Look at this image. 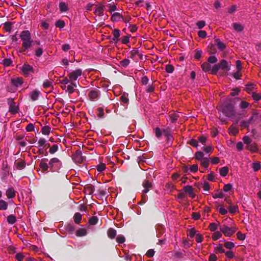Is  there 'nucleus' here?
Returning a JSON list of instances; mask_svg holds the SVG:
<instances>
[{"label":"nucleus","instance_id":"f257e3e1","mask_svg":"<svg viewBox=\"0 0 261 261\" xmlns=\"http://www.w3.org/2000/svg\"><path fill=\"white\" fill-rule=\"evenodd\" d=\"M221 111L227 117H231L235 115L234 106L232 103H227L223 106Z\"/></svg>","mask_w":261,"mask_h":261},{"label":"nucleus","instance_id":"f03ea898","mask_svg":"<svg viewBox=\"0 0 261 261\" xmlns=\"http://www.w3.org/2000/svg\"><path fill=\"white\" fill-rule=\"evenodd\" d=\"M8 103L9 106V112L12 115H15L19 111V106L14 101V98H9L8 99Z\"/></svg>","mask_w":261,"mask_h":261},{"label":"nucleus","instance_id":"7ed1b4c3","mask_svg":"<svg viewBox=\"0 0 261 261\" xmlns=\"http://www.w3.org/2000/svg\"><path fill=\"white\" fill-rule=\"evenodd\" d=\"M220 231L226 237H230L232 236L237 231L236 227H229L226 225H223L220 227Z\"/></svg>","mask_w":261,"mask_h":261},{"label":"nucleus","instance_id":"20e7f679","mask_svg":"<svg viewBox=\"0 0 261 261\" xmlns=\"http://www.w3.org/2000/svg\"><path fill=\"white\" fill-rule=\"evenodd\" d=\"M49 166L51 172L55 171L58 168H60L62 163L61 161L57 158H53L49 161Z\"/></svg>","mask_w":261,"mask_h":261},{"label":"nucleus","instance_id":"39448f33","mask_svg":"<svg viewBox=\"0 0 261 261\" xmlns=\"http://www.w3.org/2000/svg\"><path fill=\"white\" fill-rule=\"evenodd\" d=\"M72 159L76 163H82L83 162L84 157L82 156L81 151L80 150H76L72 155Z\"/></svg>","mask_w":261,"mask_h":261},{"label":"nucleus","instance_id":"423d86ee","mask_svg":"<svg viewBox=\"0 0 261 261\" xmlns=\"http://www.w3.org/2000/svg\"><path fill=\"white\" fill-rule=\"evenodd\" d=\"M82 70L80 69H78L68 74V77L70 79V80L75 81L77 80L78 77L82 75Z\"/></svg>","mask_w":261,"mask_h":261},{"label":"nucleus","instance_id":"0eeeda50","mask_svg":"<svg viewBox=\"0 0 261 261\" xmlns=\"http://www.w3.org/2000/svg\"><path fill=\"white\" fill-rule=\"evenodd\" d=\"M21 70L22 71L23 75L27 76L29 74L30 72L33 73L34 72V70L33 67L27 63H25L23 65Z\"/></svg>","mask_w":261,"mask_h":261},{"label":"nucleus","instance_id":"6e6552de","mask_svg":"<svg viewBox=\"0 0 261 261\" xmlns=\"http://www.w3.org/2000/svg\"><path fill=\"white\" fill-rule=\"evenodd\" d=\"M47 161V159L44 158L41 160L40 163L39 167L43 172H48V170L49 168V164L46 163Z\"/></svg>","mask_w":261,"mask_h":261},{"label":"nucleus","instance_id":"1a4fd4ad","mask_svg":"<svg viewBox=\"0 0 261 261\" xmlns=\"http://www.w3.org/2000/svg\"><path fill=\"white\" fill-rule=\"evenodd\" d=\"M20 37L23 42L32 40L31 36L29 31H23L21 33Z\"/></svg>","mask_w":261,"mask_h":261},{"label":"nucleus","instance_id":"9d476101","mask_svg":"<svg viewBox=\"0 0 261 261\" xmlns=\"http://www.w3.org/2000/svg\"><path fill=\"white\" fill-rule=\"evenodd\" d=\"M99 93V91L97 90H91L88 94L89 98L91 100H94L98 98Z\"/></svg>","mask_w":261,"mask_h":261},{"label":"nucleus","instance_id":"9b49d317","mask_svg":"<svg viewBox=\"0 0 261 261\" xmlns=\"http://www.w3.org/2000/svg\"><path fill=\"white\" fill-rule=\"evenodd\" d=\"M15 166L17 169L21 170L25 167V162L24 160L19 159L16 160L14 163Z\"/></svg>","mask_w":261,"mask_h":261},{"label":"nucleus","instance_id":"f8f14e48","mask_svg":"<svg viewBox=\"0 0 261 261\" xmlns=\"http://www.w3.org/2000/svg\"><path fill=\"white\" fill-rule=\"evenodd\" d=\"M184 190L185 192L187 193L190 197L194 198L195 197L196 195L194 193V189L191 186H186L184 187Z\"/></svg>","mask_w":261,"mask_h":261},{"label":"nucleus","instance_id":"ddd939ff","mask_svg":"<svg viewBox=\"0 0 261 261\" xmlns=\"http://www.w3.org/2000/svg\"><path fill=\"white\" fill-rule=\"evenodd\" d=\"M143 186L145 189L143 190L142 192L144 194H146L149 191V189H151L152 188L153 185L151 182L148 180H145L143 183Z\"/></svg>","mask_w":261,"mask_h":261},{"label":"nucleus","instance_id":"4468645a","mask_svg":"<svg viewBox=\"0 0 261 261\" xmlns=\"http://www.w3.org/2000/svg\"><path fill=\"white\" fill-rule=\"evenodd\" d=\"M218 64L222 70L229 71L230 69L228 63L225 60H222Z\"/></svg>","mask_w":261,"mask_h":261},{"label":"nucleus","instance_id":"2eb2a0df","mask_svg":"<svg viewBox=\"0 0 261 261\" xmlns=\"http://www.w3.org/2000/svg\"><path fill=\"white\" fill-rule=\"evenodd\" d=\"M214 41L215 44L217 46L218 49L220 50L223 51L226 48V45L223 42H222L219 39L215 38Z\"/></svg>","mask_w":261,"mask_h":261},{"label":"nucleus","instance_id":"dca6fc26","mask_svg":"<svg viewBox=\"0 0 261 261\" xmlns=\"http://www.w3.org/2000/svg\"><path fill=\"white\" fill-rule=\"evenodd\" d=\"M95 190L94 187L92 185H87L84 187V193L87 195H92Z\"/></svg>","mask_w":261,"mask_h":261},{"label":"nucleus","instance_id":"f3484780","mask_svg":"<svg viewBox=\"0 0 261 261\" xmlns=\"http://www.w3.org/2000/svg\"><path fill=\"white\" fill-rule=\"evenodd\" d=\"M32 40L27 42H23L22 47L20 49V51L21 53L24 52L27 49H29L32 46Z\"/></svg>","mask_w":261,"mask_h":261},{"label":"nucleus","instance_id":"a211bd4d","mask_svg":"<svg viewBox=\"0 0 261 261\" xmlns=\"http://www.w3.org/2000/svg\"><path fill=\"white\" fill-rule=\"evenodd\" d=\"M113 34L114 37L113 38V40L115 43H117L119 41V37H120V31L118 29H115L113 30Z\"/></svg>","mask_w":261,"mask_h":261},{"label":"nucleus","instance_id":"6ab92c4d","mask_svg":"<svg viewBox=\"0 0 261 261\" xmlns=\"http://www.w3.org/2000/svg\"><path fill=\"white\" fill-rule=\"evenodd\" d=\"M15 195L16 192L13 188H9L6 191V196L8 198H13L15 197Z\"/></svg>","mask_w":261,"mask_h":261},{"label":"nucleus","instance_id":"aec40b11","mask_svg":"<svg viewBox=\"0 0 261 261\" xmlns=\"http://www.w3.org/2000/svg\"><path fill=\"white\" fill-rule=\"evenodd\" d=\"M39 95L40 92L36 90L33 91L30 94L31 98L33 101L37 100L38 99Z\"/></svg>","mask_w":261,"mask_h":261},{"label":"nucleus","instance_id":"412c9836","mask_svg":"<svg viewBox=\"0 0 261 261\" xmlns=\"http://www.w3.org/2000/svg\"><path fill=\"white\" fill-rule=\"evenodd\" d=\"M207 51L210 55L215 54L217 53V49L214 44H210L207 46Z\"/></svg>","mask_w":261,"mask_h":261},{"label":"nucleus","instance_id":"4be33fe9","mask_svg":"<svg viewBox=\"0 0 261 261\" xmlns=\"http://www.w3.org/2000/svg\"><path fill=\"white\" fill-rule=\"evenodd\" d=\"M108 236L111 239H113L116 236V230L114 228H110L107 231Z\"/></svg>","mask_w":261,"mask_h":261},{"label":"nucleus","instance_id":"5701e85b","mask_svg":"<svg viewBox=\"0 0 261 261\" xmlns=\"http://www.w3.org/2000/svg\"><path fill=\"white\" fill-rule=\"evenodd\" d=\"M103 11H104V6L102 5H100L98 6L95 12V14L98 15L99 16H102L103 15Z\"/></svg>","mask_w":261,"mask_h":261},{"label":"nucleus","instance_id":"b1692460","mask_svg":"<svg viewBox=\"0 0 261 261\" xmlns=\"http://www.w3.org/2000/svg\"><path fill=\"white\" fill-rule=\"evenodd\" d=\"M163 134L167 138V141H169L172 138V136L171 134V130L169 128L163 129Z\"/></svg>","mask_w":261,"mask_h":261},{"label":"nucleus","instance_id":"393cba45","mask_svg":"<svg viewBox=\"0 0 261 261\" xmlns=\"http://www.w3.org/2000/svg\"><path fill=\"white\" fill-rule=\"evenodd\" d=\"M136 55H138L139 57V58L140 59H142V55L140 54H139V50L137 48H134L132 50L130 51V57L132 59H133L135 57Z\"/></svg>","mask_w":261,"mask_h":261},{"label":"nucleus","instance_id":"a878e982","mask_svg":"<svg viewBox=\"0 0 261 261\" xmlns=\"http://www.w3.org/2000/svg\"><path fill=\"white\" fill-rule=\"evenodd\" d=\"M246 148L252 152H255L257 150V147L256 143H253L249 144V145H247Z\"/></svg>","mask_w":261,"mask_h":261},{"label":"nucleus","instance_id":"bb28decb","mask_svg":"<svg viewBox=\"0 0 261 261\" xmlns=\"http://www.w3.org/2000/svg\"><path fill=\"white\" fill-rule=\"evenodd\" d=\"M122 18V16L119 13H114L112 14L111 20L113 21H117Z\"/></svg>","mask_w":261,"mask_h":261},{"label":"nucleus","instance_id":"cd10ccee","mask_svg":"<svg viewBox=\"0 0 261 261\" xmlns=\"http://www.w3.org/2000/svg\"><path fill=\"white\" fill-rule=\"evenodd\" d=\"M73 219L75 223L80 224L82 220V215L80 213H76L73 216Z\"/></svg>","mask_w":261,"mask_h":261},{"label":"nucleus","instance_id":"c85d7f7f","mask_svg":"<svg viewBox=\"0 0 261 261\" xmlns=\"http://www.w3.org/2000/svg\"><path fill=\"white\" fill-rule=\"evenodd\" d=\"M7 222L10 224H13L16 222V217L14 215H10L7 217Z\"/></svg>","mask_w":261,"mask_h":261},{"label":"nucleus","instance_id":"c756f323","mask_svg":"<svg viewBox=\"0 0 261 261\" xmlns=\"http://www.w3.org/2000/svg\"><path fill=\"white\" fill-rule=\"evenodd\" d=\"M169 117L171 120V121L172 123H174L177 120L178 118L179 117V116L177 114L174 112H172L169 114Z\"/></svg>","mask_w":261,"mask_h":261},{"label":"nucleus","instance_id":"7c9ffc66","mask_svg":"<svg viewBox=\"0 0 261 261\" xmlns=\"http://www.w3.org/2000/svg\"><path fill=\"white\" fill-rule=\"evenodd\" d=\"M255 85L253 83H249L246 85V87L245 89V90L248 93H250L253 91L254 89V87Z\"/></svg>","mask_w":261,"mask_h":261},{"label":"nucleus","instance_id":"2f4dec72","mask_svg":"<svg viewBox=\"0 0 261 261\" xmlns=\"http://www.w3.org/2000/svg\"><path fill=\"white\" fill-rule=\"evenodd\" d=\"M4 30L8 32H11L12 30V22H6L4 23Z\"/></svg>","mask_w":261,"mask_h":261},{"label":"nucleus","instance_id":"473e14b6","mask_svg":"<svg viewBox=\"0 0 261 261\" xmlns=\"http://www.w3.org/2000/svg\"><path fill=\"white\" fill-rule=\"evenodd\" d=\"M202 70L205 71H209L211 69V65L208 62H204L201 65Z\"/></svg>","mask_w":261,"mask_h":261},{"label":"nucleus","instance_id":"72a5a7b5","mask_svg":"<svg viewBox=\"0 0 261 261\" xmlns=\"http://www.w3.org/2000/svg\"><path fill=\"white\" fill-rule=\"evenodd\" d=\"M87 233V230L85 228L79 229L76 231V235L78 237L84 236Z\"/></svg>","mask_w":261,"mask_h":261},{"label":"nucleus","instance_id":"f704fd0d","mask_svg":"<svg viewBox=\"0 0 261 261\" xmlns=\"http://www.w3.org/2000/svg\"><path fill=\"white\" fill-rule=\"evenodd\" d=\"M214 251L216 253H222L225 252V250L222 244H219L218 246L216 247Z\"/></svg>","mask_w":261,"mask_h":261},{"label":"nucleus","instance_id":"c9c22d12","mask_svg":"<svg viewBox=\"0 0 261 261\" xmlns=\"http://www.w3.org/2000/svg\"><path fill=\"white\" fill-rule=\"evenodd\" d=\"M228 173V168L224 167L220 169V174L222 176H225Z\"/></svg>","mask_w":261,"mask_h":261},{"label":"nucleus","instance_id":"e433bc0d","mask_svg":"<svg viewBox=\"0 0 261 261\" xmlns=\"http://www.w3.org/2000/svg\"><path fill=\"white\" fill-rule=\"evenodd\" d=\"M59 7L61 12H66L68 10L67 5L64 2H61L59 4Z\"/></svg>","mask_w":261,"mask_h":261},{"label":"nucleus","instance_id":"4c0bfd02","mask_svg":"<svg viewBox=\"0 0 261 261\" xmlns=\"http://www.w3.org/2000/svg\"><path fill=\"white\" fill-rule=\"evenodd\" d=\"M233 28L238 32L243 31L244 27L240 24L234 23L232 24Z\"/></svg>","mask_w":261,"mask_h":261},{"label":"nucleus","instance_id":"58836bf2","mask_svg":"<svg viewBox=\"0 0 261 261\" xmlns=\"http://www.w3.org/2000/svg\"><path fill=\"white\" fill-rule=\"evenodd\" d=\"M50 129L49 126L46 125L42 127L41 132L43 135H49L50 132Z\"/></svg>","mask_w":261,"mask_h":261},{"label":"nucleus","instance_id":"ea45409f","mask_svg":"<svg viewBox=\"0 0 261 261\" xmlns=\"http://www.w3.org/2000/svg\"><path fill=\"white\" fill-rule=\"evenodd\" d=\"M222 237L221 232L220 231H216L214 232L212 235V239L214 241H216L218 240L219 238H220Z\"/></svg>","mask_w":261,"mask_h":261},{"label":"nucleus","instance_id":"a19ab883","mask_svg":"<svg viewBox=\"0 0 261 261\" xmlns=\"http://www.w3.org/2000/svg\"><path fill=\"white\" fill-rule=\"evenodd\" d=\"M98 222V218L96 216H92L89 219V223L90 225H95Z\"/></svg>","mask_w":261,"mask_h":261},{"label":"nucleus","instance_id":"79ce46f5","mask_svg":"<svg viewBox=\"0 0 261 261\" xmlns=\"http://www.w3.org/2000/svg\"><path fill=\"white\" fill-rule=\"evenodd\" d=\"M8 207V203L3 200H0V210H6Z\"/></svg>","mask_w":261,"mask_h":261},{"label":"nucleus","instance_id":"37998d69","mask_svg":"<svg viewBox=\"0 0 261 261\" xmlns=\"http://www.w3.org/2000/svg\"><path fill=\"white\" fill-rule=\"evenodd\" d=\"M209 159L207 158H203L201 161V165L205 168H208L209 165Z\"/></svg>","mask_w":261,"mask_h":261},{"label":"nucleus","instance_id":"c03bdc74","mask_svg":"<svg viewBox=\"0 0 261 261\" xmlns=\"http://www.w3.org/2000/svg\"><path fill=\"white\" fill-rule=\"evenodd\" d=\"M220 66L218 64H215L212 68L211 70V73L213 74H216L218 71V70L220 69Z\"/></svg>","mask_w":261,"mask_h":261},{"label":"nucleus","instance_id":"a18cd8bd","mask_svg":"<svg viewBox=\"0 0 261 261\" xmlns=\"http://www.w3.org/2000/svg\"><path fill=\"white\" fill-rule=\"evenodd\" d=\"M229 211L231 214H234L238 211V206L237 205H230L228 207Z\"/></svg>","mask_w":261,"mask_h":261},{"label":"nucleus","instance_id":"49530a36","mask_svg":"<svg viewBox=\"0 0 261 261\" xmlns=\"http://www.w3.org/2000/svg\"><path fill=\"white\" fill-rule=\"evenodd\" d=\"M125 241V238L122 235H119L116 238V242L119 244H122Z\"/></svg>","mask_w":261,"mask_h":261},{"label":"nucleus","instance_id":"de8ad7c7","mask_svg":"<svg viewBox=\"0 0 261 261\" xmlns=\"http://www.w3.org/2000/svg\"><path fill=\"white\" fill-rule=\"evenodd\" d=\"M224 246L227 249L231 250L234 247V244L231 242H225Z\"/></svg>","mask_w":261,"mask_h":261},{"label":"nucleus","instance_id":"09e8293b","mask_svg":"<svg viewBox=\"0 0 261 261\" xmlns=\"http://www.w3.org/2000/svg\"><path fill=\"white\" fill-rule=\"evenodd\" d=\"M252 168L254 171H257L260 169V164L258 162L253 163L252 164Z\"/></svg>","mask_w":261,"mask_h":261},{"label":"nucleus","instance_id":"8fccbe9b","mask_svg":"<svg viewBox=\"0 0 261 261\" xmlns=\"http://www.w3.org/2000/svg\"><path fill=\"white\" fill-rule=\"evenodd\" d=\"M58 149V146L57 144H54L51 147H50L49 152L51 154H54L57 151Z\"/></svg>","mask_w":261,"mask_h":261},{"label":"nucleus","instance_id":"3c124183","mask_svg":"<svg viewBox=\"0 0 261 261\" xmlns=\"http://www.w3.org/2000/svg\"><path fill=\"white\" fill-rule=\"evenodd\" d=\"M71 84L72 85H68L67 87V91L69 93H72L74 92V89L73 86L76 87V84H73L72 83H71Z\"/></svg>","mask_w":261,"mask_h":261},{"label":"nucleus","instance_id":"603ef678","mask_svg":"<svg viewBox=\"0 0 261 261\" xmlns=\"http://www.w3.org/2000/svg\"><path fill=\"white\" fill-rule=\"evenodd\" d=\"M229 132L231 134L236 135L237 134H238V130L236 127L231 125L229 128Z\"/></svg>","mask_w":261,"mask_h":261},{"label":"nucleus","instance_id":"864d4df0","mask_svg":"<svg viewBox=\"0 0 261 261\" xmlns=\"http://www.w3.org/2000/svg\"><path fill=\"white\" fill-rule=\"evenodd\" d=\"M43 86L44 88H47L50 87L51 90L53 89L51 82L49 81L48 80H46V81H45L43 83Z\"/></svg>","mask_w":261,"mask_h":261},{"label":"nucleus","instance_id":"5fc2aeb1","mask_svg":"<svg viewBox=\"0 0 261 261\" xmlns=\"http://www.w3.org/2000/svg\"><path fill=\"white\" fill-rule=\"evenodd\" d=\"M174 67L170 64H168L165 67L166 71L168 73H172L174 71Z\"/></svg>","mask_w":261,"mask_h":261},{"label":"nucleus","instance_id":"6e6d98bb","mask_svg":"<svg viewBox=\"0 0 261 261\" xmlns=\"http://www.w3.org/2000/svg\"><path fill=\"white\" fill-rule=\"evenodd\" d=\"M203 153L202 151H198L195 154V158L196 160H200L203 159Z\"/></svg>","mask_w":261,"mask_h":261},{"label":"nucleus","instance_id":"4d7b16f0","mask_svg":"<svg viewBox=\"0 0 261 261\" xmlns=\"http://www.w3.org/2000/svg\"><path fill=\"white\" fill-rule=\"evenodd\" d=\"M106 165L103 163H100L97 166V170L99 172H102L106 169Z\"/></svg>","mask_w":261,"mask_h":261},{"label":"nucleus","instance_id":"13d9d810","mask_svg":"<svg viewBox=\"0 0 261 261\" xmlns=\"http://www.w3.org/2000/svg\"><path fill=\"white\" fill-rule=\"evenodd\" d=\"M196 234V230L194 228H192L189 230L188 236L193 238Z\"/></svg>","mask_w":261,"mask_h":261},{"label":"nucleus","instance_id":"bf43d9fd","mask_svg":"<svg viewBox=\"0 0 261 261\" xmlns=\"http://www.w3.org/2000/svg\"><path fill=\"white\" fill-rule=\"evenodd\" d=\"M237 237L238 240L243 241L245 240L246 236L245 234L241 233L240 231H238L237 233Z\"/></svg>","mask_w":261,"mask_h":261},{"label":"nucleus","instance_id":"052dcab7","mask_svg":"<svg viewBox=\"0 0 261 261\" xmlns=\"http://www.w3.org/2000/svg\"><path fill=\"white\" fill-rule=\"evenodd\" d=\"M129 37L130 36L128 35L123 36L121 39V42L125 44L128 43L129 42Z\"/></svg>","mask_w":261,"mask_h":261},{"label":"nucleus","instance_id":"680f3d73","mask_svg":"<svg viewBox=\"0 0 261 261\" xmlns=\"http://www.w3.org/2000/svg\"><path fill=\"white\" fill-rule=\"evenodd\" d=\"M56 26L57 28H63L65 26V22L63 20H58L56 23Z\"/></svg>","mask_w":261,"mask_h":261},{"label":"nucleus","instance_id":"e2e57ef3","mask_svg":"<svg viewBox=\"0 0 261 261\" xmlns=\"http://www.w3.org/2000/svg\"><path fill=\"white\" fill-rule=\"evenodd\" d=\"M24 256L23 254L21 252L18 253L15 255V258L18 261H22L23 260V259L24 258Z\"/></svg>","mask_w":261,"mask_h":261},{"label":"nucleus","instance_id":"0e129e2a","mask_svg":"<svg viewBox=\"0 0 261 261\" xmlns=\"http://www.w3.org/2000/svg\"><path fill=\"white\" fill-rule=\"evenodd\" d=\"M130 61L128 59H124L120 62V64L123 67H126L129 64Z\"/></svg>","mask_w":261,"mask_h":261},{"label":"nucleus","instance_id":"69168bd1","mask_svg":"<svg viewBox=\"0 0 261 261\" xmlns=\"http://www.w3.org/2000/svg\"><path fill=\"white\" fill-rule=\"evenodd\" d=\"M120 100L124 103H127L128 102L129 99L127 98V96L125 95V94H123L120 97Z\"/></svg>","mask_w":261,"mask_h":261},{"label":"nucleus","instance_id":"338daca9","mask_svg":"<svg viewBox=\"0 0 261 261\" xmlns=\"http://www.w3.org/2000/svg\"><path fill=\"white\" fill-rule=\"evenodd\" d=\"M188 143L195 147H197L198 146L197 141L194 139L190 140V141L188 142Z\"/></svg>","mask_w":261,"mask_h":261},{"label":"nucleus","instance_id":"774afa93","mask_svg":"<svg viewBox=\"0 0 261 261\" xmlns=\"http://www.w3.org/2000/svg\"><path fill=\"white\" fill-rule=\"evenodd\" d=\"M253 99L255 101H258L261 99V95L256 93H253L252 95Z\"/></svg>","mask_w":261,"mask_h":261}]
</instances>
